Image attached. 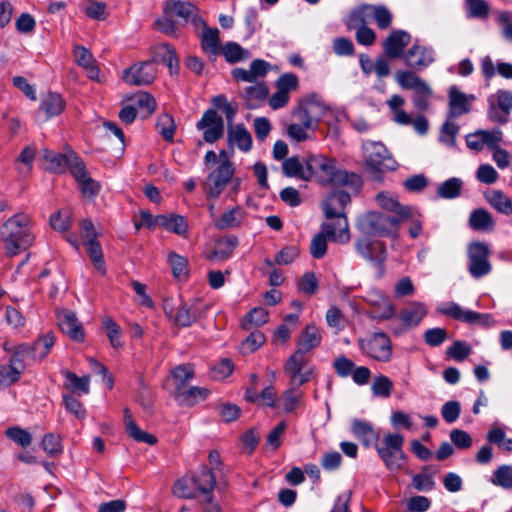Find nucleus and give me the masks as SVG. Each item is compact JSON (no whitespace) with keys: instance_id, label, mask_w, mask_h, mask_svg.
Instances as JSON below:
<instances>
[{"instance_id":"nucleus-1","label":"nucleus","mask_w":512,"mask_h":512,"mask_svg":"<svg viewBox=\"0 0 512 512\" xmlns=\"http://www.w3.org/2000/svg\"><path fill=\"white\" fill-rule=\"evenodd\" d=\"M307 174L308 181L314 178L318 183L333 188L348 187L357 190L362 184L356 173L338 169L335 159L321 154L307 157Z\"/></svg>"},{"instance_id":"nucleus-2","label":"nucleus","mask_w":512,"mask_h":512,"mask_svg":"<svg viewBox=\"0 0 512 512\" xmlns=\"http://www.w3.org/2000/svg\"><path fill=\"white\" fill-rule=\"evenodd\" d=\"M0 242L10 257L27 250L34 242L30 218L22 213L8 218L0 227Z\"/></svg>"},{"instance_id":"nucleus-3","label":"nucleus","mask_w":512,"mask_h":512,"mask_svg":"<svg viewBox=\"0 0 512 512\" xmlns=\"http://www.w3.org/2000/svg\"><path fill=\"white\" fill-rule=\"evenodd\" d=\"M351 202V196L344 190L332 191L322 202V210L326 219L334 220L339 231L341 243L348 242L349 224L345 213L346 206Z\"/></svg>"},{"instance_id":"nucleus-4","label":"nucleus","mask_w":512,"mask_h":512,"mask_svg":"<svg viewBox=\"0 0 512 512\" xmlns=\"http://www.w3.org/2000/svg\"><path fill=\"white\" fill-rule=\"evenodd\" d=\"M400 218L369 211L357 218V228L366 237H390L398 233Z\"/></svg>"},{"instance_id":"nucleus-5","label":"nucleus","mask_w":512,"mask_h":512,"mask_svg":"<svg viewBox=\"0 0 512 512\" xmlns=\"http://www.w3.org/2000/svg\"><path fill=\"white\" fill-rule=\"evenodd\" d=\"M404 437L398 433H388L380 443L375 444L379 458L390 471L401 470L407 460L403 450Z\"/></svg>"},{"instance_id":"nucleus-6","label":"nucleus","mask_w":512,"mask_h":512,"mask_svg":"<svg viewBox=\"0 0 512 512\" xmlns=\"http://www.w3.org/2000/svg\"><path fill=\"white\" fill-rule=\"evenodd\" d=\"M365 165L375 179H382V174L397 169V162L381 142H370L364 146Z\"/></svg>"},{"instance_id":"nucleus-7","label":"nucleus","mask_w":512,"mask_h":512,"mask_svg":"<svg viewBox=\"0 0 512 512\" xmlns=\"http://www.w3.org/2000/svg\"><path fill=\"white\" fill-rule=\"evenodd\" d=\"M356 252L375 269L376 277L382 278L386 272L387 248L382 241H372L369 237H361L355 241Z\"/></svg>"},{"instance_id":"nucleus-8","label":"nucleus","mask_w":512,"mask_h":512,"mask_svg":"<svg viewBox=\"0 0 512 512\" xmlns=\"http://www.w3.org/2000/svg\"><path fill=\"white\" fill-rule=\"evenodd\" d=\"M235 166L228 162L218 164L202 182V189L207 199H218L226 186L232 181Z\"/></svg>"},{"instance_id":"nucleus-9","label":"nucleus","mask_w":512,"mask_h":512,"mask_svg":"<svg viewBox=\"0 0 512 512\" xmlns=\"http://www.w3.org/2000/svg\"><path fill=\"white\" fill-rule=\"evenodd\" d=\"M42 157L48 163L47 170L55 174H63L67 171L73 174L83 163V160L70 147L65 148L64 153L43 149Z\"/></svg>"},{"instance_id":"nucleus-10","label":"nucleus","mask_w":512,"mask_h":512,"mask_svg":"<svg viewBox=\"0 0 512 512\" xmlns=\"http://www.w3.org/2000/svg\"><path fill=\"white\" fill-rule=\"evenodd\" d=\"M359 347L364 354L376 361L386 363L392 358V343L384 332H374L369 338L359 340Z\"/></svg>"},{"instance_id":"nucleus-11","label":"nucleus","mask_w":512,"mask_h":512,"mask_svg":"<svg viewBox=\"0 0 512 512\" xmlns=\"http://www.w3.org/2000/svg\"><path fill=\"white\" fill-rule=\"evenodd\" d=\"M437 311L452 319L483 327H490L494 324L492 315L488 313H480L472 310H464L459 304L450 302L437 308Z\"/></svg>"},{"instance_id":"nucleus-12","label":"nucleus","mask_w":512,"mask_h":512,"mask_svg":"<svg viewBox=\"0 0 512 512\" xmlns=\"http://www.w3.org/2000/svg\"><path fill=\"white\" fill-rule=\"evenodd\" d=\"M196 129L202 132L203 141L213 144L224 135V120L216 109L209 108L204 111L200 120L196 123Z\"/></svg>"},{"instance_id":"nucleus-13","label":"nucleus","mask_w":512,"mask_h":512,"mask_svg":"<svg viewBox=\"0 0 512 512\" xmlns=\"http://www.w3.org/2000/svg\"><path fill=\"white\" fill-rule=\"evenodd\" d=\"M489 248L484 242H472L468 246V271L474 278H481L491 271Z\"/></svg>"},{"instance_id":"nucleus-14","label":"nucleus","mask_w":512,"mask_h":512,"mask_svg":"<svg viewBox=\"0 0 512 512\" xmlns=\"http://www.w3.org/2000/svg\"><path fill=\"white\" fill-rule=\"evenodd\" d=\"M156 77L155 61H143L134 64L123 72V79L126 83L135 86L151 84Z\"/></svg>"},{"instance_id":"nucleus-15","label":"nucleus","mask_w":512,"mask_h":512,"mask_svg":"<svg viewBox=\"0 0 512 512\" xmlns=\"http://www.w3.org/2000/svg\"><path fill=\"white\" fill-rule=\"evenodd\" d=\"M337 230L335 223L323 222L321 224V231L312 238L310 243V254L314 259H321L326 255L327 239L341 242Z\"/></svg>"},{"instance_id":"nucleus-16","label":"nucleus","mask_w":512,"mask_h":512,"mask_svg":"<svg viewBox=\"0 0 512 512\" xmlns=\"http://www.w3.org/2000/svg\"><path fill=\"white\" fill-rule=\"evenodd\" d=\"M411 35L405 30H393L383 42L386 57L398 59L405 56V47L410 43Z\"/></svg>"},{"instance_id":"nucleus-17","label":"nucleus","mask_w":512,"mask_h":512,"mask_svg":"<svg viewBox=\"0 0 512 512\" xmlns=\"http://www.w3.org/2000/svg\"><path fill=\"white\" fill-rule=\"evenodd\" d=\"M405 64L414 70H423L433 61V50L419 44H413L405 53Z\"/></svg>"},{"instance_id":"nucleus-18","label":"nucleus","mask_w":512,"mask_h":512,"mask_svg":"<svg viewBox=\"0 0 512 512\" xmlns=\"http://www.w3.org/2000/svg\"><path fill=\"white\" fill-rule=\"evenodd\" d=\"M372 310L369 313L371 319L389 320L395 316L396 308L390 298L382 293L371 296L368 301Z\"/></svg>"},{"instance_id":"nucleus-19","label":"nucleus","mask_w":512,"mask_h":512,"mask_svg":"<svg viewBox=\"0 0 512 512\" xmlns=\"http://www.w3.org/2000/svg\"><path fill=\"white\" fill-rule=\"evenodd\" d=\"M449 111L448 118H458L463 114L470 112V100H474V95L467 96L458 90L456 86H451L448 92Z\"/></svg>"},{"instance_id":"nucleus-20","label":"nucleus","mask_w":512,"mask_h":512,"mask_svg":"<svg viewBox=\"0 0 512 512\" xmlns=\"http://www.w3.org/2000/svg\"><path fill=\"white\" fill-rule=\"evenodd\" d=\"M197 493L203 494L205 498L214 496L216 476L209 467L202 465L199 470L190 477Z\"/></svg>"},{"instance_id":"nucleus-21","label":"nucleus","mask_w":512,"mask_h":512,"mask_svg":"<svg viewBox=\"0 0 512 512\" xmlns=\"http://www.w3.org/2000/svg\"><path fill=\"white\" fill-rule=\"evenodd\" d=\"M59 327L61 331L66 334L72 341L78 343L84 342V329L74 312H65L59 316Z\"/></svg>"},{"instance_id":"nucleus-22","label":"nucleus","mask_w":512,"mask_h":512,"mask_svg":"<svg viewBox=\"0 0 512 512\" xmlns=\"http://www.w3.org/2000/svg\"><path fill=\"white\" fill-rule=\"evenodd\" d=\"M75 62L81 66L91 80H98L100 70L96 65L93 54L84 46L76 45L73 48Z\"/></svg>"},{"instance_id":"nucleus-23","label":"nucleus","mask_w":512,"mask_h":512,"mask_svg":"<svg viewBox=\"0 0 512 512\" xmlns=\"http://www.w3.org/2000/svg\"><path fill=\"white\" fill-rule=\"evenodd\" d=\"M227 142L230 146H237L243 152H249L252 148V136L243 123L228 128Z\"/></svg>"},{"instance_id":"nucleus-24","label":"nucleus","mask_w":512,"mask_h":512,"mask_svg":"<svg viewBox=\"0 0 512 512\" xmlns=\"http://www.w3.org/2000/svg\"><path fill=\"white\" fill-rule=\"evenodd\" d=\"M322 340L320 329L313 323L306 325L297 340L298 351L307 354L317 348Z\"/></svg>"},{"instance_id":"nucleus-25","label":"nucleus","mask_w":512,"mask_h":512,"mask_svg":"<svg viewBox=\"0 0 512 512\" xmlns=\"http://www.w3.org/2000/svg\"><path fill=\"white\" fill-rule=\"evenodd\" d=\"M239 240L235 235L223 236L215 241V247L208 255L209 260L224 261L229 259L235 248L238 246Z\"/></svg>"},{"instance_id":"nucleus-26","label":"nucleus","mask_w":512,"mask_h":512,"mask_svg":"<svg viewBox=\"0 0 512 512\" xmlns=\"http://www.w3.org/2000/svg\"><path fill=\"white\" fill-rule=\"evenodd\" d=\"M72 175L78 183L84 197L94 198L98 195L100 184L90 177L84 162Z\"/></svg>"},{"instance_id":"nucleus-27","label":"nucleus","mask_w":512,"mask_h":512,"mask_svg":"<svg viewBox=\"0 0 512 512\" xmlns=\"http://www.w3.org/2000/svg\"><path fill=\"white\" fill-rule=\"evenodd\" d=\"M426 313L427 311L422 303L413 302L400 311L398 318L404 329H410L417 326Z\"/></svg>"},{"instance_id":"nucleus-28","label":"nucleus","mask_w":512,"mask_h":512,"mask_svg":"<svg viewBox=\"0 0 512 512\" xmlns=\"http://www.w3.org/2000/svg\"><path fill=\"white\" fill-rule=\"evenodd\" d=\"M194 10L195 5L188 1L167 0L163 4L164 15L182 19L185 23L189 22V16Z\"/></svg>"},{"instance_id":"nucleus-29","label":"nucleus","mask_w":512,"mask_h":512,"mask_svg":"<svg viewBox=\"0 0 512 512\" xmlns=\"http://www.w3.org/2000/svg\"><path fill=\"white\" fill-rule=\"evenodd\" d=\"M351 431L365 447H370L379 439V434L374 430L371 423L354 419L351 423Z\"/></svg>"},{"instance_id":"nucleus-30","label":"nucleus","mask_w":512,"mask_h":512,"mask_svg":"<svg viewBox=\"0 0 512 512\" xmlns=\"http://www.w3.org/2000/svg\"><path fill=\"white\" fill-rule=\"evenodd\" d=\"M201 48L209 58L212 60L216 59L222 49L219 30L217 28L205 27V29H203L201 35Z\"/></svg>"},{"instance_id":"nucleus-31","label":"nucleus","mask_w":512,"mask_h":512,"mask_svg":"<svg viewBox=\"0 0 512 512\" xmlns=\"http://www.w3.org/2000/svg\"><path fill=\"white\" fill-rule=\"evenodd\" d=\"M158 226L183 237H186L188 233L187 220L179 214L158 215Z\"/></svg>"},{"instance_id":"nucleus-32","label":"nucleus","mask_w":512,"mask_h":512,"mask_svg":"<svg viewBox=\"0 0 512 512\" xmlns=\"http://www.w3.org/2000/svg\"><path fill=\"white\" fill-rule=\"evenodd\" d=\"M204 314L196 305L181 304L174 315L173 321L179 327H190L197 322Z\"/></svg>"},{"instance_id":"nucleus-33","label":"nucleus","mask_w":512,"mask_h":512,"mask_svg":"<svg viewBox=\"0 0 512 512\" xmlns=\"http://www.w3.org/2000/svg\"><path fill=\"white\" fill-rule=\"evenodd\" d=\"M124 423L127 434L135 441L143 442L149 445H154L157 443L156 436L147 433L136 424V422L132 419V415L128 408L124 410Z\"/></svg>"},{"instance_id":"nucleus-34","label":"nucleus","mask_w":512,"mask_h":512,"mask_svg":"<svg viewBox=\"0 0 512 512\" xmlns=\"http://www.w3.org/2000/svg\"><path fill=\"white\" fill-rule=\"evenodd\" d=\"M395 77L403 89H412L415 93L428 92V84L412 71H398Z\"/></svg>"},{"instance_id":"nucleus-35","label":"nucleus","mask_w":512,"mask_h":512,"mask_svg":"<svg viewBox=\"0 0 512 512\" xmlns=\"http://www.w3.org/2000/svg\"><path fill=\"white\" fill-rule=\"evenodd\" d=\"M300 103L306 107L310 117L313 118L317 125L329 110L322 97L316 93L308 95Z\"/></svg>"},{"instance_id":"nucleus-36","label":"nucleus","mask_w":512,"mask_h":512,"mask_svg":"<svg viewBox=\"0 0 512 512\" xmlns=\"http://www.w3.org/2000/svg\"><path fill=\"white\" fill-rule=\"evenodd\" d=\"M64 109L65 101L60 94L55 92H50L44 96L39 107V110L45 113L46 120L61 114Z\"/></svg>"},{"instance_id":"nucleus-37","label":"nucleus","mask_w":512,"mask_h":512,"mask_svg":"<svg viewBox=\"0 0 512 512\" xmlns=\"http://www.w3.org/2000/svg\"><path fill=\"white\" fill-rule=\"evenodd\" d=\"M282 170L286 177L308 181L307 158L303 162L297 156L286 158L282 163Z\"/></svg>"},{"instance_id":"nucleus-38","label":"nucleus","mask_w":512,"mask_h":512,"mask_svg":"<svg viewBox=\"0 0 512 512\" xmlns=\"http://www.w3.org/2000/svg\"><path fill=\"white\" fill-rule=\"evenodd\" d=\"M469 226L475 231H492L495 223L487 210L478 208L470 213Z\"/></svg>"},{"instance_id":"nucleus-39","label":"nucleus","mask_w":512,"mask_h":512,"mask_svg":"<svg viewBox=\"0 0 512 512\" xmlns=\"http://www.w3.org/2000/svg\"><path fill=\"white\" fill-rule=\"evenodd\" d=\"M54 344L55 336L52 332L39 336L32 344H30L33 353V361H42L45 359Z\"/></svg>"},{"instance_id":"nucleus-40","label":"nucleus","mask_w":512,"mask_h":512,"mask_svg":"<svg viewBox=\"0 0 512 512\" xmlns=\"http://www.w3.org/2000/svg\"><path fill=\"white\" fill-rule=\"evenodd\" d=\"M376 201L381 208L398 214L397 217L400 218V221L411 216L410 207L401 205L397 200L388 196L384 192L377 194Z\"/></svg>"},{"instance_id":"nucleus-41","label":"nucleus","mask_w":512,"mask_h":512,"mask_svg":"<svg viewBox=\"0 0 512 512\" xmlns=\"http://www.w3.org/2000/svg\"><path fill=\"white\" fill-rule=\"evenodd\" d=\"M209 394L210 391L206 388L192 386L188 389L185 387L184 389L180 390L175 394V397L178 401L185 405L194 406L199 401L205 400Z\"/></svg>"},{"instance_id":"nucleus-42","label":"nucleus","mask_w":512,"mask_h":512,"mask_svg":"<svg viewBox=\"0 0 512 512\" xmlns=\"http://www.w3.org/2000/svg\"><path fill=\"white\" fill-rule=\"evenodd\" d=\"M431 468L432 466L425 465L422 467L420 473L415 474L412 477L411 486L415 490L419 492H429L434 489L435 481L433 479V476L436 473V470H434L432 473H428L431 470Z\"/></svg>"},{"instance_id":"nucleus-43","label":"nucleus","mask_w":512,"mask_h":512,"mask_svg":"<svg viewBox=\"0 0 512 512\" xmlns=\"http://www.w3.org/2000/svg\"><path fill=\"white\" fill-rule=\"evenodd\" d=\"M308 363L306 354L295 350V352L287 359L283 371L289 377L290 381H295L296 376L301 372Z\"/></svg>"},{"instance_id":"nucleus-44","label":"nucleus","mask_w":512,"mask_h":512,"mask_svg":"<svg viewBox=\"0 0 512 512\" xmlns=\"http://www.w3.org/2000/svg\"><path fill=\"white\" fill-rule=\"evenodd\" d=\"M167 262L170 265L174 278L182 280L188 277L189 263L186 257L179 255L175 251H170L167 255Z\"/></svg>"},{"instance_id":"nucleus-45","label":"nucleus","mask_w":512,"mask_h":512,"mask_svg":"<svg viewBox=\"0 0 512 512\" xmlns=\"http://www.w3.org/2000/svg\"><path fill=\"white\" fill-rule=\"evenodd\" d=\"M83 245L85 246L86 251L96 270L101 275H104L106 273V267L100 243L97 241V239H90L83 241Z\"/></svg>"},{"instance_id":"nucleus-46","label":"nucleus","mask_w":512,"mask_h":512,"mask_svg":"<svg viewBox=\"0 0 512 512\" xmlns=\"http://www.w3.org/2000/svg\"><path fill=\"white\" fill-rule=\"evenodd\" d=\"M268 311L262 307H255L250 310L241 321L242 329L252 330L254 327H260L268 322Z\"/></svg>"},{"instance_id":"nucleus-47","label":"nucleus","mask_w":512,"mask_h":512,"mask_svg":"<svg viewBox=\"0 0 512 512\" xmlns=\"http://www.w3.org/2000/svg\"><path fill=\"white\" fill-rule=\"evenodd\" d=\"M242 211L239 206H236L222 214V216L215 221V227L218 230H225L228 228L239 227L242 223Z\"/></svg>"},{"instance_id":"nucleus-48","label":"nucleus","mask_w":512,"mask_h":512,"mask_svg":"<svg viewBox=\"0 0 512 512\" xmlns=\"http://www.w3.org/2000/svg\"><path fill=\"white\" fill-rule=\"evenodd\" d=\"M220 52L223 54L225 60L230 64L246 60L250 57V53L247 49H244L238 43L233 41L227 42L222 46Z\"/></svg>"},{"instance_id":"nucleus-49","label":"nucleus","mask_w":512,"mask_h":512,"mask_svg":"<svg viewBox=\"0 0 512 512\" xmlns=\"http://www.w3.org/2000/svg\"><path fill=\"white\" fill-rule=\"evenodd\" d=\"M463 182L460 178L452 177L441 183L437 196L443 199H455L461 195Z\"/></svg>"},{"instance_id":"nucleus-50","label":"nucleus","mask_w":512,"mask_h":512,"mask_svg":"<svg viewBox=\"0 0 512 512\" xmlns=\"http://www.w3.org/2000/svg\"><path fill=\"white\" fill-rule=\"evenodd\" d=\"M172 377L175 380V394L184 389L188 382L194 377V368L191 364H180L172 370Z\"/></svg>"},{"instance_id":"nucleus-51","label":"nucleus","mask_w":512,"mask_h":512,"mask_svg":"<svg viewBox=\"0 0 512 512\" xmlns=\"http://www.w3.org/2000/svg\"><path fill=\"white\" fill-rule=\"evenodd\" d=\"M156 129L165 141L170 143L173 142L176 124L174 118L170 114L162 113L158 116Z\"/></svg>"},{"instance_id":"nucleus-52","label":"nucleus","mask_w":512,"mask_h":512,"mask_svg":"<svg viewBox=\"0 0 512 512\" xmlns=\"http://www.w3.org/2000/svg\"><path fill=\"white\" fill-rule=\"evenodd\" d=\"M490 482L498 487L506 490L512 489V466L511 465H500L496 470L493 471Z\"/></svg>"},{"instance_id":"nucleus-53","label":"nucleus","mask_w":512,"mask_h":512,"mask_svg":"<svg viewBox=\"0 0 512 512\" xmlns=\"http://www.w3.org/2000/svg\"><path fill=\"white\" fill-rule=\"evenodd\" d=\"M157 55L161 57L163 63L168 66L170 74H177L179 71V61L174 48L167 44H161L158 47Z\"/></svg>"},{"instance_id":"nucleus-54","label":"nucleus","mask_w":512,"mask_h":512,"mask_svg":"<svg viewBox=\"0 0 512 512\" xmlns=\"http://www.w3.org/2000/svg\"><path fill=\"white\" fill-rule=\"evenodd\" d=\"M102 324L111 346L115 349L123 347L121 327L110 317H105Z\"/></svg>"},{"instance_id":"nucleus-55","label":"nucleus","mask_w":512,"mask_h":512,"mask_svg":"<svg viewBox=\"0 0 512 512\" xmlns=\"http://www.w3.org/2000/svg\"><path fill=\"white\" fill-rule=\"evenodd\" d=\"M20 367L11 364H0V388L8 387L16 383L21 377Z\"/></svg>"},{"instance_id":"nucleus-56","label":"nucleus","mask_w":512,"mask_h":512,"mask_svg":"<svg viewBox=\"0 0 512 512\" xmlns=\"http://www.w3.org/2000/svg\"><path fill=\"white\" fill-rule=\"evenodd\" d=\"M26 360H33V353L28 343H22L13 349L9 362L23 371Z\"/></svg>"},{"instance_id":"nucleus-57","label":"nucleus","mask_w":512,"mask_h":512,"mask_svg":"<svg viewBox=\"0 0 512 512\" xmlns=\"http://www.w3.org/2000/svg\"><path fill=\"white\" fill-rule=\"evenodd\" d=\"M41 447L49 457H57L63 453L61 438L54 433H47L43 436Z\"/></svg>"},{"instance_id":"nucleus-58","label":"nucleus","mask_w":512,"mask_h":512,"mask_svg":"<svg viewBox=\"0 0 512 512\" xmlns=\"http://www.w3.org/2000/svg\"><path fill=\"white\" fill-rule=\"evenodd\" d=\"M486 439L489 444L497 445L500 449L511 452L512 439L506 437V433L501 428H493L488 431Z\"/></svg>"},{"instance_id":"nucleus-59","label":"nucleus","mask_w":512,"mask_h":512,"mask_svg":"<svg viewBox=\"0 0 512 512\" xmlns=\"http://www.w3.org/2000/svg\"><path fill=\"white\" fill-rule=\"evenodd\" d=\"M265 342L264 334L255 329L250 332L245 340L240 345V351L242 354H250L260 348Z\"/></svg>"},{"instance_id":"nucleus-60","label":"nucleus","mask_w":512,"mask_h":512,"mask_svg":"<svg viewBox=\"0 0 512 512\" xmlns=\"http://www.w3.org/2000/svg\"><path fill=\"white\" fill-rule=\"evenodd\" d=\"M134 101L140 109L141 117L144 119L151 116L156 108V101L148 92L137 93L134 96Z\"/></svg>"},{"instance_id":"nucleus-61","label":"nucleus","mask_w":512,"mask_h":512,"mask_svg":"<svg viewBox=\"0 0 512 512\" xmlns=\"http://www.w3.org/2000/svg\"><path fill=\"white\" fill-rule=\"evenodd\" d=\"M173 494L184 499H195L197 497L196 489L190 477L177 480L173 486Z\"/></svg>"},{"instance_id":"nucleus-62","label":"nucleus","mask_w":512,"mask_h":512,"mask_svg":"<svg viewBox=\"0 0 512 512\" xmlns=\"http://www.w3.org/2000/svg\"><path fill=\"white\" fill-rule=\"evenodd\" d=\"M35 154V149L31 146L24 147L19 154L16 162L17 164H22L23 167L18 166L17 170L22 177H26L31 172Z\"/></svg>"},{"instance_id":"nucleus-63","label":"nucleus","mask_w":512,"mask_h":512,"mask_svg":"<svg viewBox=\"0 0 512 512\" xmlns=\"http://www.w3.org/2000/svg\"><path fill=\"white\" fill-rule=\"evenodd\" d=\"M487 200L498 212L505 215L512 213V202L501 191H493L491 195L487 197Z\"/></svg>"},{"instance_id":"nucleus-64","label":"nucleus","mask_w":512,"mask_h":512,"mask_svg":"<svg viewBox=\"0 0 512 512\" xmlns=\"http://www.w3.org/2000/svg\"><path fill=\"white\" fill-rule=\"evenodd\" d=\"M5 435L8 439L23 448L28 447L32 443L31 433L18 426L9 427L5 431Z\"/></svg>"}]
</instances>
